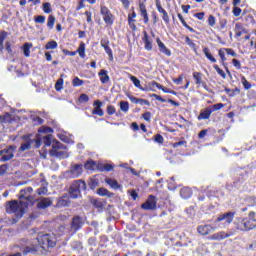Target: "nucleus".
<instances>
[{
    "label": "nucleus",
    "instance_id": "63",
    "mask_svg": "<svg viewBox=\"0 0 256 256\" xmlns=\"http://www.w3.org/2000/svg\"><path fill=\"white\" fill-rule=\"evenodd\" d=\"M232 63L234 65V67H236V69H241V62L237 59H233Z\"/></svg>",
    "mask_w": 256,
    "mask_h": 256
},
{
    "label": "nucleus",
    "instance_id": "30",
    "mask_svg": "<svg viewBox=\"0 0 256 256\" xmlns=\"http://www.w3.org/2000/svg\"><path fill=\"white\" fill-rule=\"evenodd\" d=\"M140 11H141V16L144 19V23H149V16L147 15V9L145 8V5L143 4L140 5Z\"/></svg>",
    "mask_w": 256,
    "mask_h": 256
},
{
    "label": "nucleus",
    "instance_id": "59",
    "mask_svg": "<svg viewBox=\"0 0 256 256\" xmlns=\"http://www.w3.org/2000/svg\"><path fill=\"white\" fill-rule=\"evenodd\" d=\"M135 17H137V14L135 13V10L132 8V13L128 15V21H135Z\"/></svg>",
    "mask_w": 256,
    "mask_h": 256
},
{
    "label": "nucleus",
    "instance_id": "49",
    "mask_svg": "<svg viewBox=\"0 0 256 256\" xmlns=\"http://www.w3.org/2000/svg\"><path fill=\"white\" fill-rule=\"evenodd\" d=\"M215 23H216L215 16L210 15L208 18V25H210V27H215Z\"/></svg>",
    "mask_w": 256,
    "mask_h": 256
},
{
    "label": "nucleus",
    "instance_id": "34",
    "mask_svg": "<svg viewBox=\"0 0 256 256\" xmlns=\"http://www.w3.org/2000/svg\"><path fill=\"white\" fill-rule=\"evenodd\" d=\"M185 43L188 44V46L193 49L195 53H197V45L189 38V36L185 37Z\"/></svg>",
    "mask_w": 256,
    "mask_h": 256
},
{
    "label": "nucleus",
    "instance_id": "61",
    "mask_svg": "<svg viewBox=\"0 0 256 256\" xmlns=\"http://www.w3.org/2000/svg\"><path fill=\"white\" fill-rule=\"evenodd\" d=\"M45 16H37L35 18V23H45Z\"/></svg>",
    "mask_w": 256,
    "mask_h": 256
},
{
    "label": "nucleus",
    "instance_id": "32",
    "mask_svg": "<svg viewBox=\"0 0 256 256\" xmlns=\"http://www.w3.org/2000/svg\"><path fill=\"white\" fill-rule=\"evenodd\" d=\"M53 135L48 134L43 138V143L46 147H51L53 145Z\"/></svg>",
    "mask_w": 256,
    "mask_h": 256
},
{
    "label": "nucleus",
    "instance_id": "21",
    "mask_svg": "<svg viewBox=\"0 0 256 256\" xmlns=\"http://www.w3.org/2000/svg\"><path fill=\"white\" fill-rule=\"evenodd\" d=\"M180 195L182 199H189V197L193 195V192L191 191V188L184 187L180 190Z\"/></svg>",
    "mask_w": 256,
    "mask_h": 256
},
{
    "label": "nucleus",
    "instance_id": "15",
    "mask_svg": "<svg viewBox=\"0 0 256 256\" xmlns=\"http://www.w3.org/2000/svg\"><path fill=\"white\" fill-rule=\"evenodd\" d=\"M83 173V166L76 164L70 169V177L72 179H75L77 177H80V175Z\"/></svg>",
    "mask_w": 256,
    "mask_h": 256
},
{
    "label": "nucleus",
    "instance_id": "26",
    "mask_svg": "<svg viewBox=\"0 0 256 256\" xmlns=\"http://www.w3.org/2000/svg\"><path fill=\"white\" fill-rule=\"evenodd\" d=\"M99 77H100V81L101 83L105 84V83H109V75L107 74L106 70H101L98 73Z\"/></svg>",
    "mask_w": 256,
    "mask_h": 256
},
{
    "label": "nucleus",
    "instance_id": "39",
    "mask_svg": "<svg viewBox=\"0 0 256 256\" xmlns=\"http://www.w3.org/2000/svg\"><path fill=\"white\" fill-rule=\"evenodd\" d=\"M120 109H121V111H123V113H127V111H129V102L121 101Z\"/></svg>",
    "mask_w": 256,
    "mask_h": 256
},
{
    "label": "nucleus",
    "instance_id": "18",
    "mask_svg": "<svg viewBox=\"0 0 256 256\" xmlns=\"http://www.w3.org/2000/svg\"><path fill=\"white\" fill-rule=\"evenodd\" d=\"M104 182L106 183V185H109L111 189H114V190L121 189V185L119 184V182L113 178L106 177L104 179Z\"/></svg>",
    "mask_w": 256,
    "mask_h": 256
},
{
    "label": "nucleus",
    "instance_id": "14",
    "mask_svg": "<svg viewBox=\"0 0 256 256\" xmlns=\"http://www.w3.org/2000/svg\"><path fill=\"white\" fill-rule=\"evenodd\" d=\"M94 109L92 110V115H98V117H103L105 112H103V102L101 100H96L93 104Z\"/></svg>",
    "mask_w": 256,
    "mask_h": 256
},
{
    "label": "nucleus",
    "instance_id": "33",
    "mask_svg": "<svg viewBox=\"0 0 256 256\" xmlns=\"http://www.w3.org/2000/svg\"><path fill=\"white\" fill-rule=\"evenodd\" d=\"M58 138L60 141H63L64 143H73V141H71V138L67 136V132L58 133Z\"/></svg>",
    "mask_w": 256,
    "mask_h": 256
},
{
    "label": "nucleus",
    "instance_id": "50",
    "mask_svg": "<svg viewBox=\"0 0 256 256\" xmlns=\"http://www.w3.org/2000/svg\"><path fill=\"white\" fill-rule=\"evenodd\" d=\"M162 19L166 23V25H169L170 20H169V14L167 13V11L162 12Z\"/></svg>",
    "mask_w": 256,
    "mask_h": 256
},
{
    "label": "nucleus",
    "instance_id": "2",
    "mask_svg": "<svg viewBox=\"0 0 256 256\" xmlns=\"http://www.w3.org/2000/svg\"><path fill=\"white\" fill-rule=\"evenodd\" d=\"M29 207V202L24 200H13L6 204V211L7 213H14L16 217H23L25 211Z\"/></svg>",
    "mask_w": 256,
    "mask_h": 256
},
{
    "label": "nucleus",
    "instance_id": "52",
    "mask_svg": "<svg viewBox=\"0 0 256 256\" xmlns=\"http://www.w3.org/2000/svg\"><path fill=\"white\" fill-rule=\"evenodd\" d=\"M224 51L227 53V55H231V57H237V53L233 51L231 48H224Z\"/></svg>",
    "mask_w": 256,
    "mask_h": 256
},
{
    "label": "nucleus",
    "instance_id": "45",
    "mask_svg": "<svg viewBox=\"0 0 256 256\" xmlns=\"http://www.w3.org/2000/svg\"><path fill=\"white\" fill-rule=\"evenodd\" d=\"M42 7H43L44 13H51V11H53L51 9V3L49 2H45Z\"/></svg>",
    "mask_w": 256,
    "mask_h": 256
},
{
    "label": "nucleus",
    "instance_id": "24",
    "mask_svg": "<svg viewBox=\"0 0 256 256\" xmlns=\"http://www.w3.org/2000/svg\"><path fill=\"white\" fill-rule=\"evenodd\" d=\"M97 195H100V197H113V192L105 188H99L97 190Z\"/></svg>",
    "mask_w": 256,
    "mask_h": 256
},
{
    "label": "nucleus",
    "instance_id": "5",
    "mask_svg": "<svg viewBox=\"0 0 256 256\" xmlns=\"http://www.w3.org/2000/svg\"><path fill=\"white\" fill-rule=\"evenodd\" d=\"M36 241L43 249H45V247H53L56 243L55 236L50 234L41 235L36 239Z\"/></svg>",
    "mask_w": 256,
    "mask_h": 256
},
{
    "label": "nucleus",
    "instance_id": "62",
    "mask_svg": "<svg viewBox=\"0 0 256 256\" xmlns=\"http://www.w3.org/2000/svg\"><path fill=\"white\" fill-rule=\"evenodd\" d=\"M107 113H108V115H115V107L114 106H108L107 107Z\"/></svg>",
    "mask_w": 256,
    "mask_h": 256
},
{
    "label": "nucleus",
    "instance_id": "54",
    "mask_svg": "<svg viewBox=\"0 0 256 256\" xmlns=\"http://www.w3.org/2000/svg\"><path fill=\"white\" fill-rule=\"evenodd\" d=\"M241 81H242L244 88L249 89L251 87V83H249V81H247V79L245 77H242Z\"/></svg>",
    "mask_w": 256,
    "mask_h": 256
},
{
    "label": "nucleus",
    "instance_id": "12",
    "mask_svg": "<svg viewBox=\"0 0 256 256\" xmlns=\"http://www.w3.org/2000/svg\"><path fill=\"white\" fill-rule=\"evenodd\" d=\"M235 217V214L232 212H228L225 214H220L215 223H221V221H225V223H227V225H231V223H233V219Z\"/></svg>",
    "mask_w": 256,
    "mask_h": 256
},
{
    "label": "nucleus",
    "instance_id": "42",
    "mask_svg": "<svg viewBox=\"0 0 256 256\" xmlns=\"http://www.w3.org/2000/svg\"><path fill=\"white\" fill-rule=\"evenodd\" d=\"M7 37V32H1L0 33V51H3V43L5 42V39Z\"/></svg>",
    "mask_w": 256,
    "mask_h": 256
},
{
    "label": "nucleus",
    "instance_id": "23",
    "mask_svg": "<svg viewBox=\"0 0 256 256\" xmlns=\"http://www.w3.org/2000/svg\"><path fill=\"white\" fill-rule=\"evenodd\" d=\"M203 53H204L206 59H208L211 63H217V59H215V57H213V54H211V51H209V48L204 47Z\"/></svg>",
    "mask_w": 256,
    "mask_h": 256
},
{
    "label": "nucleus",
    "instance_id": "10",
    "mask_svg": "<svg viewBox=\"0 0 256 256\" xmlns=\"http://www.w3.org/2000/svg\"><path fill=\"white\" fill-rule=\"evenodd\" d=\"M31 193H33V188L28 187L20 191V199L23 201H27L28 205L29 203H33V197L31 196Z\"/></svg>",
    "mask_w": 256,
    "mask_h": 256
},
{
    "label": "nucleus",
    "instance_id": "20",
    "mask_svg": "<svg viewBox=\"0 0 256 256\" xmlns=\"http://www.w3.org/2000/svg\"><path fill=\"white\" fill-rule=\"evenodd\" d=\"M83 225V221L81 220V218L79 216H76L73 218L72 220V229H74V231H77L78 229H81V226Z\"/></svg>",
    "mask_w": 256,
    "mask_h": 256
},
{
    "label": "nucleus",
    "instance_id": "11",
    "mask_svg": "<svg viewBox=\"0 0 256 256\" xmlns=\"http://www.w3.org/2000/svg\"><path fill=\"white\" fill-rule=\"evenodd\" d=\"M15 149H17L15 146H10L9 148L4 149V156L0 158V161L3 163L11 161V159L15 157Z\"/></svg>",
    "mask_w": 256,
    "mask_h": 256
},
{
    "label": "nucleus",
    "instance_id": "44",
    "mask_svg": "<svg viewBox=\"0 0 256 256\" xmlns=\"http://www.w3.org/2000/svg\"><path fill=\"white\" fill-rule=\"evenodd\" d=\"M73 87H81L83 85V80L79 79V77H75L72 81Z\"/></svg>",
    "mask_w": 256,
    "mask_h": 256
},
{
    "label": "nucleus",
    "instance_id": "58",
    "mask_svg": "<svg viewBox=\"0 0 256 256\" xmlns=\"http://www.w3.org/2000/svg\"><path fill=\"white\" fill-rule=\"evenodd\" d=\"M218 55L223 62L227 60V58H225V49L219 50Z\"/></svg>",
    "mask_w": 256,
    "mask_h": 256
},
{
    "label": "nucleus",
    "instance_id": "8",
    "mask_svg": "<svg viewBox=\"0 0 256 256\" xmlns=\"http://www.w3.org/2000/svg\"><path fill=\"white\" fill-rule=\"evenodd\" d=\"M142 209H145L146 211H155V209H157V198L150 195L145 203L142 204Z\"/></svg>",
    "mask_w": 256,
    "mask_h": 256
},
{
    "label": "nucleus",
    "instance_id": "37",
    "mask_svg": "<svg viewBox=\"0 0 256 256\" xmlns=\"http://www.w3.org/2000/svg\"><path fill=\"white\" fill-rule=\"evenodd\" d=\"M11 114L6 113L4 116H0V123H11Z\"/></svg>",
    "mask_w": 256,
    "mask_h": 256
},
{
    "label": "nucleus",
    "instance_id": "3",
    "mask_svg": "<svg viewBox=\"0 0 256 256\" xmlns=\"http://www.w3.org/2000/svg\"><path fill=\"white\" fill-rule=\"evenodd\" d=\"M87 189V184L83 180L74 181L69 188V197L70 199H77L81 195V191Z\"/></svg>",
    "mask_w": 256,
    "mask_h": 256
},
{
    "label": "nucleus",
    "instance_id": "41",
    "mask_svg": "<svg viewBox=\"0 0 256 256\" xmlns=\"http://www.w3.org/2000/svg\"><path fill=\"white\" fill-rule=\"evenodd\" d=\"M214 69L222 79H227V74H225V71L221 70L218 65H214Z\"/></svg>",
    "mask_w": 256,
    "mask_h": 256
},
{
    "label": "nucleus",
    "instance_id": "40",
    "mask_svg": "<svg viewBox=\"0 0 256 256\" xmlns=\"http://www.w3.org/2000/svg\"><path fill=\"white\" fill-rule=\"evenodd\" d=\"M47 27H49V29H53V27H55V16L50 15L48 17Z\"/></svg>",
    "mask_w": 256,
    "mask_h": 256
},
{
    "label": "nucleus",
    "instance_id": "4",
    "mask_svg": "<svg viewBox=\"0 0 256 256\" xmlns=\"http://www.w3.org/2000/svg\"><path fill=\"white\" fill-rule=\"evenodd\" d=\"M61 149H66V147L63 146V144H61L59 141L53 140L50 155L52 157H59V159H67V157H69V154L65 151H61Z\"/></svg>",
    "mask_w": 256,
    "mask_h": 256
},
{
    "label": "nucleus",
    "instance_id": "48",
    "mask_svg": "<svg viewBox=\"0 0 256 256\" xmlns=\"http://www.w3.org/2000/svg\"><path fill=\"white\" fill-rule=\"evenodd\" d=\"M89 101V96L87 94H81L79 97V103H87Z\"/></svg>",
    "mask_w": 256,
    "mask_h": 256
},
{
    "label": "nucleus",
    "instance_id": "57",
    "mask_svg": "<svg viewBox=\"0 0 256 256\" xmlns=\"http://www.w3.org/2000/svg\"><path fill=\"white\" fill-rule=\"evenodd\" d=\"M233 15H234L235 17H239V15H241V8L235 6V7L233 8Z\"/></svg>",
    "mask_w": 256,
    "mask_h": 256
},
{
    "label": "nucleus",
    "instance_id": "28",
    "mask_svg": "<svg viewBox=\"0 0 256 256\" xmlns=\"http://www.w3.org/2000/svg\"><path fill=\"white\" fill-rule=\"evenodd\" d=\"M235 33H236L237 37H241V35H243V33H245V28H243V24H241V23L235 24Z\"/></svg>",
    "mask_w": 256,
    "mask_h": 256
},
{
    "label": "nucleus",
    "instance_id": "38",
    "mask_svg": "<svg viewBox=\"0 0 256 256\" xmlns=\"http://www.w3.org/2000/svg\"><path fill=\"white\" fill-rule=\"evenodd\" d=\"M69 205V198L62 197L58 201V207H67Z\"/></svg>",
    "mask_w": 256,
    "mask_h": 256
},
{
    "label": "nucleus",
    "instance_id": "60",
    "mask_svg": "<svg viewBox=\"0 0 256 256\" xmlns=\"http://www.w3.org/2000/svg\"><path fill=\"white\" fill-rule=\"evenodd\" d=\"M154 140H155L156 143H160V144L163 143V141H164L163 136L160 135V134H157L155 136Z\"/></svg>",
    "mask_w": 256,
    "mask_h": 256
},
{
    "label": "nucleus",
    "instance_id": "29",
    "mask_svg": "<svg viewBox=\"0 0 256 256\" xmlns=\"http://www.w3.org/2000/svg\"><path fill=\"white\" fill-rule=\"evenodd\" d=\"M144 43L147 51H151V49H153V44L149 41V35H147V32H144Z\"/></svg>",
    "mask_w": 256,
    "mask_h": 256
},
{
    "label": "nucleus",
    "instance_id": "64",
    "mask_svg": "<svg viewBox=\"0 0 256 256\" xmlns=\"http://www.w3.org/2000/svg\"><path fill=\"white\" fill-rule=\"evenodd\" d=\"M156 7H157V11H159L161 14H163L166 10L163 9V7L161 6V2H156Z\"/></svg>",
    "mask_w": 256,
    "mask_h": 256
},
{
    "label": "nucleus",
    "instance_id": "16",
    "mask_svg": "<svg viewBox=\"0 0 256 256\" xmlns=\"http://www.w3.org/2000/svg\"><path fill=\"white\" fill-rule=\"evenodd\" d=\"M193 79L196 85H201L204 89H207V83L203 81V74L201 72H193Z\"/></svg>",
    "mask_w": 256,
    "mask_h": 256
},
{
    "label": "nucleus",
    "instance_id": "27",
    "mask_svg": "<svg viewBox=\"0 0 256 256\" xmlns=\"http://www.w3.org/2000/svg\"><path fill=\"white\" fill-rule=\"evenodd\" d=\"M130 81H132L133 85L136 86L137 89H140V91H145V88L141 86V81L137 77L130 75Z\"/></svg>",
    "mask_w": 256,
    "mask_h": 256
},
{
    "label": "nucleus",
    "instance_id": "1",
    "mask_svg": "<svg viewBox=\"0 0 256 256\" xmlns=\"http://www.w3.org/2000/svg\"><path fill=\"white\" fill-rule=\"evenodd\" d=\"M234 225L239 231H251L256 229L255 212H249L248 216L245 218L237 217L234 221Z\"/></svg>",
    "mask_w": 256,
    "mask_h": 256
},
{
    "label": "nucleus",
    "instance_id": "31",
    "mask_svg": "<svg viewBox=\"0 0 256 256\" xmlns=\"http://www.w3.org/2000/svg\"><path fill=\"white\" fill-rule=\"evenodd\" d=\"M84 167H85V169H88L89 171H95V169H97V163H95V161H93V160H89L86 162Z\"/></svg>",
    "mask_w": 256,
    "mask_h": 256
},
{
    "label": "nucleus",
    "instance_id": "47",
    "mask_svg": "<svg viewBox=\"0 0 256 256\" xmlns=\"http://www.w3.org/2000/svg\"><path fill=\"white\" fill-rule=\"evenodd\" d=\"M101 47H103L104 51H106L107 55H110L113 53V51L111 50V47H109V44H104L103 42H101Z\"/></svg>",
    "mask_w": 256,
    "mask_h": 256
},
{
    "label": "nucleus",
    "instance_id": "19",
    "mask_svg": "<svg viewBox=\"0 0 256 256\" xmlns=\"http://www.w3.org/2000/svg\"><path fill=\"white\" fill-rule=\"evenodd\" d=\"M159 51L161 53H164V55H167V57H171V50L168 49L167 46L161 41V39L157 38L156 39Z\"/></svg>",
    "mask_w": 256,
    "mask_h": 256
},
{
    "label": "nucleus",
    "instance_id": "13",
    "mask_svg": "<svg viewBox=\"0 0 256 256\" xmlns=\"http://www.w3.org/2000/svg\"><path fill=\"white\" fill-rule=\"evenodd\" d=\"M228 237H231V234L220 231L209 236L208 239L209 241H223V239H227Z\"/></svg>",
    "mask_w": 256,
    "mask_h": 256
},
{
    "label": "nucleus",
    "instance_id": "56",
    "mask_svg": "<svg viewBox=\"0 0 256 256\" xmlns=\"http://www.w3.org/2000/svg\"><path fill=\"white\" fill-rule=\"evenodd\" d=\"M151 97H154V99H156V101H160L161 103H166L167 100H165V98L157 95V94H152Z\"/></svg>",
    "mask_w": 256,
    "mask_h": 256
},
{
    "label": "nucleus",
    "instance_id": "55",
    "mask_svg": "<svg viewBox=\"0 0 256 256\" xmlns=\"http://www.w3.org/2000/svg\"><path fill=\"white\" fill-rule=\"evenodd\" d=\"M89 185L90 188L95 189V187L99 186V182L96 179H91Z\"/></svg>",
    "mask_w": 256,
    "mask_h": 256
},
{
    "label": "nucleus",
    "instance_id": "46",
    "mask_svg": "<svg viewBox=\"0 0 256 256\" xmlns=\"http://www.w3.org/2000/svg\"><path fill=\"white\" fill-rule=\"evenodd\" d=\"M56 91H61L63 89V79L59 78L55 84Z\"/></svg>",
    "mask_w": 256,
    "mask_h": 256
},
{
    "label": "nucleus",
    "instance_id": "53",
    "mask_svg": "<svg viewBox=\"0 0 256 256\" xmlns=\"http://www.w3.org/2000/svg\"><path fill=\"white\" fill-rule=\"evenodd\" d=\"M225 107V105L223 104V103H218V104H214L213 106H212V109L214 110V111H219L220 109H223Z\"/></svg>",
    "mask_w": 256,
    "mask_h": 256
},
{
    "label": "nucleus",
    "instance_id": "35",
    "mask_svg": "<svg viewBox=\"0 0 256 256\" xmlns=\"http://www.w3.org/2000/svg\"><path fill=\"white\" fill-rule=\"evenodd\" d=\"M76 53L79 54L81 59H85V43H81Z\"/></svg>",
    "mask_w": 256,
    "mask_h": 256
},
{
    "label": "nucleus",
    "instance_id": "7",
    "mask_svg": "<svg viewBox=\"0 0 256 256\" xmlns=\"http://www.w3.org/2000/svg\"><path fill=\"white\" fill-rule=\"evenodd\" d=\"M216 229L217 228L211 224L199 225L197 227V233L205 237L207 235H211V233H215Z\"/></svg>",
    "mask_w": 256,
    "mask_h": 256
},
{
    "label": "nucleus",
    "instance_id": "51",
    "mask_svg": "<svg viewBox=\"0 0 256 256\" xmlns=\"http://www.w3.org/2000/svg\"><path fill=\"white\" fill-rule=\"evenodd\" d=\"M173 83H175V85H181L183 83V74H181L178 78H174Z\"/></svg>",
    "mask_w": 256,
    "mask_h": 256
},
{
    "label": "nucleus",
    "instance_id": "9",
    "mask_svg": "<svg viewBox=\"0 0 256 256\" xmlns=\"http://www.w3.org/2000/svg\"><path fill=\"white\" fill-rule=\"evenodd\" d=\"M100 13L103 17V21L106 23V25H112L113 24V14H111V10L107 8V6H101Z\"/></svg>",
    "mask_w": 256,
    "mask_h": 256
},
{
    "label": "nucleus",
    "instance_id": "6",
    "mask_svg": "<svg viewBox=\"0 0 256 256\" xmlns=\"http://www.w3.org/2000/svg\"><path fill=\"white\" fill-rule=\"evenodd\" d=\"M25 143L21 144L20 151H27L31 149L33 143H35V147H41V140L40 139H30L29 136H23Z\"/></svg>",
    "mask_w": 256,
    "mask_h": 256
},
{
    "label": "nucleus",
    "instance_id": "25",
    "mask_svg": "<svg viewBox=\"0 0 256 256\" xmlns=\"http://www.w3.org/2000/svg\"><path fill=\"white\" fill-rule=\"evenodd\" d=\"M33 47V44L32 43H25L22 47V51L24 53V56L25 57H29L31 55V48Z\"/></svg>",
    "mask_w": 256,
    "mask_h": 256
},
{
    "label": "nucleus",
    "instance_id": "22",
    "mask_svg": "<svg viewBox=\"0 0 256 256\" xmlns=\"http://www.w3.org/2000/svg\"><path fill=\"white\" fill-rule=\"evenodd\" d=\"M213 113V110L206 108L204 111L200 113L198 116L199 121L203 119H209L211 117V114Z\"/></svg>",
    "mask_w": 256,
    "mask_h": 256
},
{
    "label": "nucleus",
    "instance_id": "17",
    "mask_svg": "<svg viewBox=\"0 0 256 256\" xmlns=\"http://www.w3.org/2000/svg\"><path fill=\"white\" fill-rule=\"evenodd\" d=\"M53 205V201L49 198H40L38 200L37 207L38 209H47V207H51Z\"/></svg>",
    "mask_w": 256,
    "mask_h": 256
},
{
    "label": "nucleus",
    "instance_id": "43",
    "mask_svg": "<svg viewBox=\"0 0 256 256\" xmlns=\"http://www.w3.org/2000/svg\"><path fill=\"white\" fill-rule=\"evenodd\" d=\"M38 132L45 133V134L53 133V128L42 126L41 128H39Z\"/></svg>",
    "mask_w": 256,
    "mask_h": 256
},
{
    "label": "nucleus",
    "instance_id": "36",
    "mask_svg": "<svg viewBox=\"0 0 256 256\" xmlns=\"http://www.w3.org/2000/svg\"><path fill=\"white\" fill-rule=\"evenodd\" d=\"M57 41L55 40H52V41H49L46 45H45V49L46 50H52V49H57Z\"/></svg>",
    "mask_w": 256,
    "mask_h": 256
}]
</instances>
